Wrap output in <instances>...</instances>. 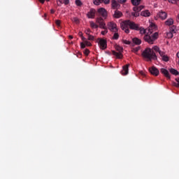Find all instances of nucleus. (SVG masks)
<instances>
[{"label":"nucleus","instance_id":"nucleus-6","mask_svg":"<svg viewBox=\"0 0 179 179\" xmlns=\"http://www.w3.org/2000/svg\"><path fill=\"white\" fill-rule=\"evenodd\" d=\"M99 45L102 50H105L107 48V41L106 39L100 38Z\"/></svg>","mask_w":179,"mask_h":179},{"label":"nucleus","instance_id":"nucleus-22","mask_svg":"<svg viewBox=\"0 0 179 179\" xmlns=\"http://www.w3.org/2000/svg\"><path fill=\"white\" fill-rule=\"evenodd\" d=\"M117 6H118L117 2L115 0H112V7L114 9H116L117 8Z\"/></svg>","mask_w":179,"mask_h":179},{"label":"nucleus","instance_id":"nucleus-56","mask_svg":"<svg viewBox=\"0 0 179 179\" xmlns=\"http://www.w3.org/2000/svg\"><path fill=\"white\" fill-rule=\"evenodd\" d=\"M178 18H179V15H178Z\"/></svg>","mask_w":179,"mask_h":179},{"label":"nucleus","instance_id":"nucleus-15","mask_svg":"<svg viewBox=\"0 0 179 179\" xmlns=\"http://www.w3.org/2000/svg\"><path fill=\"white\" fill-rule=\"evenodd\" d=\"M158 15L162 20H166L167 17V13L165 11L162 10L159 13Z\"/></svg>","mask_w":179,"mask_h":179},{"label":"nucleus","instance_id":"nucleus-27","mask_svg":"<svg viewBox=\"0 0 179 179\" xmlns=\"http://www.w3.org/2000/svg\"><path fill=\"white\" fill-rule=\"evenodd\" d=\"M72 21L73 22L76 23V24H79L80 21L78 20V18L77 17H74L72 18Z\"/></svg>","mask_w":179,"mask_h":179},{"label":"nucleus","instance_id":"nucleus-41","mask_svg":"<svg viewBox=\"0 0 179 179\" xmlns=\"http://www.w3.org/2000/svg\"><path fill=\"white\" fill-rule=\"evenodd\" d=\"M159 55H160L162 57H163L164 56H165V52H163V51H162L161 50H160V51L159 52Z\"/></svg>","mask_w":179,"mask_h":179},{"label":"nucleus","instance_id":"nucleus-52","mask_svg":"<svg viewBox=\"0 0 179 179\" xmlns=\"http://www.w3.org/2000/svg\"><path fill=\"white\" fill-rule=\"evenodd\" d=\"M69 38H70V39H73V36H71V35H70V36H69Z\"/></svg>","mask_w":179,"mask_h":179},{"label":"nucleus","instance_id":"nucleus-42","mask_svg":"<svg viewBox=\"0 0 179 179\" xmlns=\"http://www.w3.org/2000/svg\"><path fill=\"white\" fill-rule=\"evenodd\" d=\"M123 43L126 45H130L131 42L127 40H123Z\"/></svg>","mask_w":179,"mask_h":179},{"label":"nucleus","instance_id":"nucleus-13","mask_svg":"<svg viewBox=\"0 0 179 179\" xmlns=\"http://www.w3.org/2000/svg\"><path fill=\"white\" fill-rule=\"evenodd\" d=\"M161 73L164 75L166 78H167L169 80H171V76L169 72V71L164 68L161 69Z\"/></svg>","mask_w":179,"mask_h":179},{"label":"nucleus","instance_id":"nucleus-30","mask_svg":"<svg viewBox=\"0 0 179 179\" xmlns=\"http://www.w3.org/2000/svg\"><path fill=\"white\" fill-rule=\"evenodd\" d=\"M162 59L165 62H168L169 61V57L166 55L162 57Z\"/></svg>","mask_w":179,"mask_h":179},{"label":"nucleus","instance_id":"nucleus-1","mask_svg":"<svg viewBox=\"0 0 179 179\" xmlns=\"http://www.w3.org/2000/svg\"><path fill=\"white\" fill-rule=\"evenodd\" d=\"M121 29L124 31L126 34H129L130 30L139 31L140 24H137L130 20H124L121 22Z\"/></svg>","mask_w":179,"mask_h":179},{"label":"nucleus","instance_id":"nucleus-54","mask_svg":"<svg viewBox=\"0 0 179 179\" xmlns=\"http://www.w3.org/2000/svg\"><path fill=\"white\" fill-rule=\"evenodd\" d=\"M99 1H100V3L102 1V0H99Z\"/></svg>","mask_w":179,"mask_h":179},{"label":"nucleus","instance_id":"nucleus-39","mask_svg":"<svg viewBox=\"0 0 179 179\" xmlns=\"http://www.w3.org/2000/svg\"><path fill=\"white\" fill-rule=\"evenodd\" d=\"M91 32H92V31H91L90 29H86V30L85 31V33L87 36L90 35V34Z\"/></svg>","mask_w":179,"mask_h":179},{"label":"nucleus","instance_id":"nucleus-24","mask_svg":"<svg viewBox=\"0 0 179 179\" xmlns=\"http://www.w3.org/2000/svg\"><path fill=\"white\" fill-rule=\"evenodd\" d=\"M90 27H91L92 29H98L99 25L96 24L94 22L91 21V22H90Z\"/></svg>","mask_w":179,"mask_h":179},{"label":"nucleus","instance_id":"nucleus-44","mask_svg":"<svg viewBox=\"0 0 179 179\" xmlns=\"http://www.w3.org/2000/svg\"><path fill=\"white\" fill-rule=\"evenodd\" d=\"M176 80L178 82V83H175V86L176 87H179V78H176Z\"/></svg>","mask_w":179,"mask_h":179},{"label":"nucleus","instance_id":"nucleus-26","mask_svg":"<svg viewBox=\"0 0 179 179\" xmlns=\"http://www.w3.org/2000/svg\"><path fill=\"white\" fill-rule=\"evenodd\" d=\"M131 15H132V16H134L135 17H139L140 13H139V12L134 11L131 13Z\"/></svg>","mask_w":179,"mask_h":179},{"label":"nucleus","instance_id":"nucleus-2","mask_svg":"<svg viewBox=\"0 0 179 179\" xmlns=\"http://www.w3.org/2000/svg\"><path fill=\"white\" fill-rule=\"evenodd\" d=\"M142 56L146 59L148 62H152V60H157V55L150 48H145L142 53Z\"/></svg>","mask_w":179,"mask_h":179},{"label":"nucleus","instance_id":"nucleus-33","mask_svg":"<svg viewBox=\"0 0 179 179\" xmlns=\"http://www.w3.org/2000/svg\"><path fill=\"white\" fill-rule=\"evenodd\" d=\"M76 4L77 6H79V7H80L83 5L80 0H76Z\"/></svg>","mask_w":179,"mask_h":179},{"label":"nucleus","instance_id":"nucleus-49","mask_svg":"<svg viewBox=\"0 0 179 179\" xmlns=\"http://www.w3.org/2000/svg\"><path fill=\"white\" fill-rule=\"evenodd\" d=\"M41 4H43L45 3V0H38Z\"/></svg>","mask_w":179,"mask_h":179},{"label":"nucleus","instance_id":"nucleus-43","mask_svg":"<svg viewBox=\"0 0 179 179\" xmlns=\"http://www.w3.org/2000/svg\"><path fill=\"white\" fill-rule=\"evenodd\" d=\"M62 2L66 6L69 3V0H62Z\"/></svg>","mask_w":179,"mask_h":179},{"label":"nucleus","instance_id":"nucleus-29","mask_svg":"<svg viewBox=\"0 0 179 179\" xmlns=\"http://www.w3.org/2000/svg\"><path fill=\"white\" fill-rule=\"evenodd\" d=\"M85 43V45L88 46V47H91L92 46V43L88 41L86 38H85V41H83Z\"/></svg>","mask_w":179,"mask_h":179},{"label":"nucleus","instance_id":"nucleus-32","mask_svg":"<svg viewBox=\"0 0 179 179\" xmlns=\"http://www.w3.org/2000/svg\"><path fill=\"white\" fill-rule=\"evenodd\" d=\"M88 41H94V36L91 35V34H89L88 36Z\"/></svg>","mask_w":179,"mask_h":179},{"label":"nucleus","instance_id":"nucleus-18","mask_svg":"<svg viewBox=\"0 0 179 179\" xmlns=\"http://www.w3.org/2000/svg\"><path fill=\"white\" fill-rule=\"evenodd\" d=\"M143 6H134V12H138V13H139V12H141V10H143Z\"/></svg>","mask_w":179,"mask_h":179},{"label":"nucleus","instance_id":"nucleus-31","mask_svg":"<svg viewBox=\"0 0 179 179\" xmlns=\"http://www.w3.org/2000/svg\"><path fill=\"white\" fill-rule=\"evenodd\" d=\"M138 31H140L141 34H145V29L143 27H141L140 26H139V30Z\"/></svg>","mask_w":179,"mask_h":179},{"label":"nucleus","instance_id":"nucleus-46","mask_svg":"<svg viewBox=\"0 0 179 179\" xmlns=\"http://www.w3.org/2000/svg\"><path fill=\"white\" fill-rule=\"evenodd\" d=\"M64 3H63V1L62 0H59V1H57V4H58V6H61L62 4H63Z\"/></svg>","mask_w":179,"mask_h":179},{"label":"nucleus","instance_id":"nucleus-10","mask_svg":"<svg viewBox=\"0 0 179 179\" xmlns=\"http://www.w3.org/2000/svg\"><path fill=\"white\" fill-rule=\"evenodd\" d=\"M130 64H127L124 66H123V69L121 71V73L122 76H127L129 73V67Z\"/></svg>","mask_w":179,"mask_h":179},{"label":"nucleus","instance_id":"nucleus-28","mask_svg":"<svg viewBox=\"0 0 179 179\" xmlns=\"http://www.w3.org/2000/svg\"><path fill=\"white\" fill-rule=\"evenodd\" d=\"M114 32H115V34L113 35V40H118V38H119L118 33H117L116 31H114Z\"/></svg>","mask_w":179,"mask_h":179},{"label":"nucleus","instance_id":"nucleus-21","mask_svg":"<svg viewBox=\"0 0 179 179\" xmlns=\"http://www.w3.org/2000/svg\"><path fill=\"white\" fill-rule=\"evenodd\" d=\"M141 0H131V3L134 6H137L140 4Z\"/></svg>","mask_w":179,"mask_h":179},{"label":"nucleus","instance_id":"nucleus-8","mask_svg":"<svg viewBox=\"0 0 179 179\" xmlns=\"http://www.w3.org/2000/svg\"><path fill=\"white\" fill-rule=\"evenodd\" d=\"M149 71L152 75L155 76H158L159 74V71L155 66L150 67Z\"/></svg>","mask_w":179,"mask_h":179},{"label":"nucleus","instance_id":"nucleus-7","mask_svg":"<svg viewBox=\"0 0 179 179\" xmlns=\"http://www.w3.org/2000/svg\"><path fill=\"white\" fill-rule=\"evenodd\" d=\"M98 13L100 16L103 17L105 20L107 18L108 12L104 8H100L98 9Z\"/></svg>","mask_w":179,"mask_h":179},{"label":"nucleus","instance_id":"nucleus-57","mask_svg":"<svg viewBox=\"0 0 179 179\" xmlns=\"http://www.w3.org/2000/svg\"><path fill=\"white\" fill-rule=\"evenodd\" d=\"M178 64H179V61H178Z\"/></svg>","mask_w":179,"mask_h":179},{"label":"nucleus","instance_id":"nucleus-35","mask_svg":"<svg viewBox=\"0 0 179 179\" xmlns=\"http://www.w3.org/2000/svg\"><path fill=\"white\" fill-rule=\"evenodd\" d=\"M139 50H140V47H136V48H133L132 52L134 53H137Z\"/></svg>","mask_w":179,"mask_h":179},{"label":"nucleus","instance_id":"nucleus-55","mask_svg":"<svg viewBox=\"0 0 179 179\" xmlns=\"http://www.w3.org/2000/svg\"><path fill=\"white\" fill-rule=\"evenodd\" d=\"M46 1H47V2H49V1H50V0H46Z\"/></svg>","mask_w":179,"mask_h":179},{"label":"nucleus","instance_id":"nucleus-36","mask_svg":"<svg viewBox=\"0 0 179 179\" xmlns=\"http://www.w3.org/2000/svg\"><path fill=\"white\" fill-rule=\"evenodd\" d=\"M90 52V51L88 49H85V51H84V54H85V56H88Z\"/></svg>","mask_w":179,"mask_h":179},{"label":"nucleus","instance_id":"nucleus-45","mask_svg":"<svg viewBox=\"0 0 179 179\" xmlns=\"http://www.w3.org/2000/svg\"><path fill=\"white\" fill-rule=\"evenodd\" d=\"M80 46L82 49H84L86 47V44L85 43H81Z\"/></svg>","mask_w":179,"mask_h":179},{"label":"nucleus","instance_id":"nucleus-17","mask_svg":"<svg viewBox=\"0 0 179 179\" xmlns=\"http://www.w3.org/2000/svg\"><path fill=\"white\" fill-rule=\"evenodd\" d=\"M141 16L148 17L150 16V12L148 10H145L141 12Z\"/></svg>","mask_w":179,"mask_h":179},{"label":"nucleus","instance_id":"nucleus-53","mask_svg":"<svg viewBox=\"0 0 179 179\" xmlns=\"http://www.w3.org/2000/svg\"><path fill=\"white\" fill-rule=\"evenodd\" d=\"M177 57L179 58V52L177 53Z\"/></svg>","mask_w":179,"mask_h":179},{"label":"nucleus","instance_id":"nucleus-19","mask_svg":"<svg viewBox=\"0 0 179 179\" xmlns=\"http://www.w3.org/2000/svg\"><path fill=\"white\" fill-rule=\"evenodd\" d=\"M133 43L137 45H139L141 44V40L138 38H134Z\"/></svg>","mask_w":179,"mask_h":179},{"label":"nucleus","instance_id":"nucleus-51","mask_svg":"<svg viewBox=\"0 0 179 179\" xmlns=\"http://www.w3.org/2000/svg\"><path fill=\"white\" fill-rule=\"evenodd\" d=\"M50 13H51V14H54L55 13V11L54 9H51Z\"/></svg>","mask_w":179,"mask_h":179},{"label":"nucleus","instance_id":"nucleus-11","mask_svg":"<svg viewBox=\"0 0 179 179\" xmlns=\"http://www.w3.org/2000/svg\"><path fill=\"white\" fill-rule=\"evenodd\" d=\"M95 14H96V10L94 8H91L90 11L88 12L87 15L89 19H94L95 17Z\"/></svg>","mask_w":179,"mask_h":179},{"label":"nucleus","instance_id":"nucleus-4","mask_svg":"<svg viewBox=\"0 0 179 179\" xmlns=\"http://www.w3.org/2000/svg\"><path fill=\"white\" fill-rule=\"evenodd\" d=\"M96 23L99 24V28L104 29V31H101V34L103 36H105L106 34H108V29L106 26V23L103 22V19L101 17L96 18Z\"/></svg>","mask_w":179,"mask_h":179},{"label":"nucleus","instance_id":"nucleus-34","mask_svg":"<svg viewBox=\"0 0 179 179\" xmlns=\"http://www.w3.org/2000/svg\"><path fill=\"white\" fill-rule=\"evenodd\" d=\"M78 35L80 36V37L81 38V39H82L83 41H85V38H86L83 36V34L82 31H80L79 34H78Z\"/></svg>","mask_w":179,"mask_h":179},{"label":"nucleus","instance_id":"nucleus-50","mask_svg":"<svg viewBox=\"0 0 179 179\" xmlns=\"http://www.w3.org/2000/svg\"><path fill=\"white\" fill-rule=\"evenodd\" d=\"M140 74L143 76H145V73L143 71H140Z\"/></svg>","mask_w":179,"mask_h":179},{"label":"nucleus","instance_id":"nucleus-9","mask_svg":"<svg viewBox=\"0 0 179 179\" xmlns=\"http://www.w3.org/2000/svg\"><path fill=\"white\" fill-rule=\"evenodd\" d=\"M108 29L112 32H117V25H116L115 23L110 22L108 24Z\"/></svg>","mask_w":179,"mask_h":179},{"label":"nucleus","instance_id":"nucleus-47","mask_svg":"<svg viewBox=\"0 0 179 179\" xmlns=\"http://www.w3.org/2000/svg\"><path fill=\"white\" fill-rule=\"evenodd\" d=\"M169 3H175L176 2V0H168Z\"/></svg>","mask_w":179,"mask_h":179},{"label":"nucleus","instance_id":"nucleus-14","mask_svg":"<svg viewBox=\"0 0 179 179\" xmlns=\"http://www.w3.org/2000/svg\"><path fill=\"white\" fill-rule=\"evenodd\" d=\"M122 13L118 10H115L114 15H113V17L115 19H119L120 17H122Z\"/></svg>","mask_w":179,"mask_h":179},{"label":"nucleus","instance_id":"nucleus-38","mask_svg":"<svg viewBox=\"0 0 179 179\" xmlns=\"http://www.w3.org/2000/svg\"><path fill=\"white\" fill-rule=\"evenodd\" d=\"M55 23H56V25L59 27H60V24H61V20H55Z\"/></svg>","mask_w":179,"mask_h":179},{"label":"nucleus","instance_id":"nucleus-12","mask_svg":"<svg viewBox=\"0 0 179 179\" xmlns=\"http://www.w3.org/2000/svg\"><path fill=\"white\" fill-rule=\"evenodd\" d=\"M175 26H173L171 29H170V31L167 33L166 34V37L169 38V39H171L173 37V34H176V31H175Z\"/></svg>","mask_w":179,"mask_h":179},{"label":"nucleus","instance_id":"nucleus-48","mask_svg":"<svg viewBox=\"0 0 179 179\" xmlns=\"http://www.w3.org/2000/svg\"><path fill=\"white\" fill-rule=\"evenodd\" d=\"M119 1L120 2V3H124L127 1V0H119Z\"/></svg>","mask_w":179,"mask_h":179},{"label":"nucleus","instance_id":"nucleus-25","mask_svg":"<svg viewBox=\"0 0 179 179\" xmlns=\"http://www.w3.org/2000/svg\"><path fill=\"white\" fill-rule=\"evenodd\" d=\"M156 26L155 24H152L150 27H149V33L152 34V29H155Z\"/></svg>","mask_w":179,"mask_h":179},{"label":"nucleus","instance_id":"nucleus-3","mask_svg":"<svg viewBox=\"0 0 179 179\" xmlns=\"http://www.w3.org/2000/svg\"><path fill=\"white\" fill-rule=\"evenodd\" d=\"M158 32H155L152 35H145L144 36V40L149 44L152 45L154 44V42L158 38Z\"/></svg>","mask_w":179,"mask_h":179},{"label":"nucleus","instance_id":"nucleus-20","mask_svg":"<svg viewBox=\"0 0 179 179\" xmlns=\"http://www.w3.org/2000/svg\"><path fill=\"white\" fill-rule=\"evenodd\" d=\"M169 71H170L171 73L174 75V76H178L179 75V72L178 71V70H176L173 68L170 69Z\"/></svg>","mask_w":179,"mask_h":179},{"label":"nucleus","instance_id":"nucleus-37","mask_svg":"<svg viewBox=\"0 0 179 179\" xmlns=\"http://www.w3.org/2000/svg\"><path fill=\"white\" fill-rule=\"evenodd\" d=\"M100 3H101V2H100V1L99 0H94V4L96 6H99Z\"/></svg>","mask_w":179,"mask_h":179},{"label":"nucleus","instance_id":"nucleus-40","mask_svg":"<svg viewBox=\"0 0 179 179\" xmlns=\"http://www.w3.org/2000/svg\"><path fill=\"white\" fill-rule=\"evenodd\" d=\"M101 3H103L105 4H108L110 3V0H101Z\"/></svg>","mask_w":179,"mask_h":179},{"label":"nucleus","instance_id":"nucleus-16","mask_svg":"<svg viewBox=\"0 0 179 179\" xmlns=\"http://www.w3.org/2000/svg\"><path fill=\"white\" fill-rule=\"evenodd\" d=\"M174 20L173 18H169L165 22V24L168 27L172 26L173 24Z\"/></svg>","mask_w":179,"mask_h":179},{"label":"nucleus","instance_id":"nucleus-5","mask_svg":"<svg viewBox=\"0 0 179 179\" xmlns=\"http://www.w3.org/2000/svg\"><path fill=\"white\" fill-rule=\"evenodd\" d=\"M115 50L118 52L113 50V55L117 57V59H122L123 57V48L120 45H116Z\"/></svg>","mask_w":179,"mask_h":179},{"label":"nucleus","instance_id":"nucleus-23","mask_svg":"<svg viewBox=\"0 0 179 179\" xmlns=\"http://www.w3.org/2000/svg\"><path fill=\"white\" fill-rule=\"evenodd\" d=\"M153 52H159L160 51V48L159 46L157 45H155L152 47V48L151 49Z\"/></svg>","mask_w":179,"mask_h":179}]
</instances>
